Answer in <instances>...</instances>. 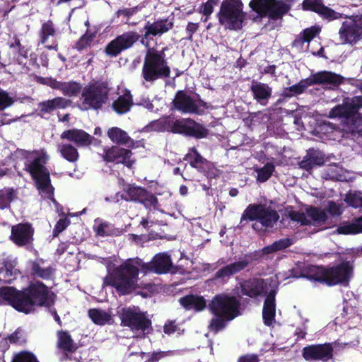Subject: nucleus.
<instances>
[{
    "mask_svg": "<svg viewBox=\"0 0 362 362\" xmlns=\"http://www.w3.org/2000/svg\"><path fill=\"white\" fill-rule=\"evenodd\" d=\"M353 273V265L349 261H343L332 267L308 265L302 270L299 276L310 280L325 284L328 286L347 283Z\"/></svg>",
    "mask_w": 362,
    "mask_h": 362,
    "instance_id": "obj_1",
    "label": "nucleus"
},
{
    "mask_svg": "<svg viewBox=\"0 0 362 362\" xmlns=\"http://www.w3.org/2000/svg\"><path fill=\"white\" fill-rule=\"evenodd\" d=\"M23 313L28 314L35 306L45 307L52 317H59L54 306L56 295L42 281L30 282L21 290Z\"/></svg>",
    "mask_w": 362,
    "mask_h": 362,
    "instance_id": "obj_2",
    "label": "nucleus"
},
{
    "mask_svg": "<svg viewBox=\"0 0 362 362\" xmlns=\"http://www.w3.org/2000/svg\"><path fill=\"white\" fill-rule=\"evenodd\" d=\"M139 268L127 261L108 271L103 279V286L114 287L119 296L133 292L139 280Z\"/></svg>",
    "mask_w": 362,
    "mask_h": 362,
    "instance_id": "obj_3",
    "label": "nucleus"
},
{
    "mask_svg": "<svg viewBox=\"0 0 362 362\" xmlns=\"http://www.w3.org/2000/svg\"><path fill=\"white\" fill-rule=\"evenodd\" d=\"M362 95L345 98L341 105H337L329 112V118H341L346 131L351 134H362Z\"/></svg>",
    "mask_w": 362,
    "mask_h": 362,
    "instance_id": "obj_4",
    "label": "nucleus"
},
{
    "mask_svg": "<svg viewBox=\"0 0 362 362\" xmlns=\"http://www.w3.org/2000/svg\"><path fill=\"white\" fill-rule=\"evenodd\" d=\"M166 50L167 47H163L161 50L154 48L147 49L141 73L143 84L145 82L153 84L157 80L165 79L170 76L171 69L166 59Z\"/></svg>",
    "mask_w": 362,
    "mask_h": 362,
    "instance_id": "obj_5",
    "label": "nucleus"
},
{
    "mask_svg": "<svg viewBox=\"0 0 362 362\" xmlns=\"http://www.w3.org/2000/svg\"><path fill=\"white\" fill-rule=\"evenodd\" d=\"M110 92L107 82H90L83 88L78 107L83 111L101 110L109 100Z\"/></svg>",
    "mask_w": 362,
    "mask_h": 362,
    "instance_id": "obj_6",
    "label": "nucleus"
},
{
    "mask_svg": "<svg viewBox=\"0 0 362 362\" xmlns=\"http://www.w3.org/2000/svg\"><path fill=\"white\" fill-rule=\"evenodd\" d=\"M243 8L242 0H223L216 13L219 25L225 30H240L246 19Z\"/></svg>",
    "mask_w": 362,
    "mask_h": 362,
    "instance_id": "obj_7",
    "label": "nucleus"
},
{
    "mask_svg": "<svg viewBox=\"0 0 362 362\" xmlns=\"http://www.w3.org/2000/svg\"><path fill=\"white\" fill-rule=\"evenodd\" d=\"M278 212L264 204H250L243 211L238 228L242 229L249 221H257L263 227L273 228L279 221Z\"/></svg>",
    "mask_w": 362,
    "mask_h": 362,
    "instance_id": "obj_8",
    "label": "nucleus"
},
{
    "mask_svg": "<svg viewBox=\"0 0 362 362\" xmlns=\"http://www.w3.org/2000/svg\"><path fill=\"white\" fill-rule=\"evenodd\" d=\"M208 308L214 317H238L242 315L243 310L240 300L227 293L214 296Z\"/></svg>",
    "mask_w": 362,
    "mask_h": 362,
    "instance_id": "obj_9",
    "label": "nucleus"
},
{
    "mask_svg": "<svg viewBox=\"0 0 362 362\" xmlns=\"http://www.w3.org/2000/svg\"><path fill=\"white\" fill-rule=\"evenodd\" d=\"M170 124V132L197 139L208 136L209 129L203 124L197 122L191 118H181L172 120Z\"/></svg>",
    "mask_w": 362,
    "mask_h": 362,
    "instance_id": "obj_10",
    "label": "nucleus"
},
{
    "mask_svg": "<svg viewBox=\"0 0 362 362\" xmlns=\"http://www.w3.org/2000/svg\"><path fill=\"white\" fill-rule=\"evenodd\" d=\"M123 192L121 198L127 202L140 203L147 209L158 208L156 196L144 187L129 184L124 188Z\"/></svg>",
    "mask_w": 362,
    "mask_h": 362,
    "instance_id": "obj_11",
    "label": "nucleus"
},
{
    "mask_svg": "<svg viewBox=\"0 0 362 362\" xmlns=\"http://www.w3.org/2000/svg\"><path fill=\"white\" fill-rule=\"evenodd\" d=\"M339 35L344 45H354L362 40V16L349 17L342 23Z\"/></svg>",
    "mask_w": 362,
    "mask_h": 362,
    "instance_id": "obj_12",
    "label": "nucleus"
},
{
    "mask_svg": "<svg viewBox=\"0 0 362 362\" xmlns=\"http://www.w3.org/2000/svg\"><path fill=\"white\" fill-rule=\"evenodd\" d=\"M141 38L136 31L124 32L111 40L105 47L104 52L110 57H117L122 52L132 48Z\"/></svg>",
    "mask_w": 362,
    "mask_h": 362,
    "instance_id": "obj_13",
    "label": "nucleus"
},
{
    "mask_svg": "<svg viewBox=\"0 0 362 362\" xmlns=\"http://www.w3.org/2000/svg\"><path fill=\"white\" fill-rule=\"evenodd\" d=\"M102 158L106 163L122 164L129 169H132L136 162L132 151L120 146L105 148Z\"/></svg>",
    "mask_w": 362,
    "mask_h": 362,
    "instance_id": "obj_14",
    "label": "nucleus"
},
{
    "mask_svg": "<svg viewBox=\"0 0 362 362\" xmlns=\"http://www.w3.org/2000/svg\"><path fill=\"white\" fill-rule=\"evenodd\" d=\"M344 78L339 74L329 71H321L300 80L299 83L305 92L309 86L317 84H329L338 87L344 83Z\"/></svg>",
    "mask_w": 362,
    "mask_h": 362,
    "instance_id": "obj_15",
    "label": "nucleus"
},
{
    "mask_svg": "<svg viewBox=\"0 0 362 362\" xmlns=\"http://www.w3.org/2000/svg\"><path fill=\"white\" fill-rule=\"evenodd\" d=\"M334 348L331 343L313 344L302 349V356L307 361H328L333 357Z\"/></svg>",
    "mask_w": 362,
    "mask_h": 362,
    "instance_id": "obj_16",
    "label": "nucleus"
},
{
    "mask_svg": "<svg viewBox=\"0 0 362 362\" xmlns=\"http://www.w3.org/2000/svg\"><path fill=\"white\" fill-rule=\"evenodd\" d=\"M302 9L317 13L322 19L328 22L341 18L342 14L325 6L323 0H303Z\"/></svg>",
    "mask_w": 362,
    "mask_h": 362,
    "instance_id": "obj_17",
    "label": "nucleus"
},
{
    "mask_svg": "<svg viewBox=\"0 0 362 362\" xmlns=\"http://www.w3.org/2000/svg\"><path fill=\"white\" fill-rule=\"evenodd\" d=\"M34 229L29 223H18L11 228V240L18 247H23L33 242Z\"/></svg>",
    "mask_w": 362,
    "mask_h": 362,
    "instance_id": "obj_18",
    "label": "nucleus"
},
{
    "mask_svg": "<svg viewBox=\"0 0 362 362\" xmlns=\"http://www.w3.org/2000/svg\"><path fill=\"white\" fill-rule=\"evenodd\" d=\"M172 267L173 262L170 256L164 252L156 254L150 262L142 265L144 269L158 274H167Z\"/></svg>",
    "mask_w": 362,
    "mask_h": 362,
    "instance_id": "obj_19",
    "label": "nucleus"
},
{
    "mask_svg": "<svg viewBox=\"0 0 362 362\" xmlns=\"http://www.w3.org/2000/svg\"><path fill=\"white\" fill-rule=\"evenodd\" d=\"M250 90L253 100L261 106H267L272 97V88L265 83L252 80Z\"/></svg>",
    "mask_w": 362,
    "mask_h": 362,
    "instance_id": "obj_20",
    "label": "nucleus"
},
{
    "mask_svg": "<svg viewBox=\"0 0 362 362\" xmlns=\"http://www.w3.org/2000/svg\"><path fill=\"white\" fill-rule=\"evenodd\" d=\"M173 105L175 110L182 113H199L194 99L184 90L177 91Z\"/></svg>",
    "mask_w": 362,
    "mask_h": 362,
    "instance_id": "obj_21",
    "label": "nucleus"
},
{
    "mask_svg": "<svg viewBox=\"0 0 362 362\" xmlns=\"http://www.w3.org/2000/svg\"><path fill=\"white\" fill-rule=\"evenodd\" d=\"M240 293L251 298H256L263 294L264 280L259 278H252L239 283Z\"/></svg>",
    "mask_w": 362,
    "mask_h": 362,
    "instance_id": "obj_22",
    "label": "nucleus"
},
{
    "mask_svg": "<svg viewBox=\"0 0 362 362\" xmlns=\"http://www.w3.org/2000/svg\"><path fill=\"white\" fill-rule=\"evenodd\" d=\"M173 27V21L168 18H159L153 23L148 21L144 28L145 30L144 37L160 36L172 30Z\"/></svg>",
    "mask_w": 362,
    "mask_h": 362,
    "instance_id": "obj_23",
    "label": "nucleus"
},
{
    "mask_svg": "<svg viewBox=\"0 0 362 362\" xmlns=\"http://www.w3.org/2000/svg\"><path fill=\"white\" fill-rule=\"evenodd\" d=\"M325 163L323 153L314 148L307 151L303 159L299 163L300 168L310 173L313 168L322 166Z\"/></svg>",
    "mask_w": 362,
    "mask_h": 362,
    "instance_id": "obj_24",
    "label": "nucleus"
},
{
    "mask_svg": "<svg viewBox=\"0 0 362 362\" xmlns=\"http://www.w3.org/2000/svg\"><path fill=\"white\" fill-rule=\"evenodd\" d=\"M71 103V100L63 97H56L50 100L42 101L38 105V115L42 117L44 115L52 113L57 109H65L69 107Z\"/></svg>",
    "mask_w": 362,
    "mask_h": 362,
    "instance_id": "obj_25",
    "label": "nucleus"
},
{
    "mask_svg": "<svg viewBox=\"0 0 362 362\" xmlns=\"http://www.w3.org/2000/svg\"><path fill=\"white\" fill-rule=\"evenodd\" d=\"M57 28L52 20H47L44 22L39 31L40 43L45 45V48L49 50H55L58 49V44L54 41L52 45H47L50 37H54L57 35Z\"/></svg>",
    "mask_w": 362,
    "mask_h": 362,
    "instance_id": "obj_26",
    "label": "nucleus"
},
{
    "mask_svg": "<svg viewBox=\"0 0 362 362\" xmlns=\"http://www.w3.org/2000/svg\"><path fill=\"white\" fill-rule=\"evenodd\" d=\"M21 290H18L13 286H4L0 288V298L6 300L13 308L23 313Z\"/></svg>",
    "mask_w": 362,
    "mask_h": 362,
    "instance_id": "obj_27",
    "label": "nucleus"
},
{
    "mask_svg": "<svg viewBox=\"0 0 362 362\" xmlns=\"http://www.w3.org/2000/svg\"><path fill=\"white\" fill-rule=\"evenodd\" d=\"M61 139L74 142L77 146H86L91 144L93 136L83 129H71L63 132Z\"/></svg>",
    "mask_w": 362,
    "mask_h": 362,
    "instance_id": "obj_28",
    "label": "nucleus"
},
{
    "mask_svg": "<svg viewBox=\"0 0 362 362\" xmlns=\"http://www.w3.org/2000/svg\"><path fill=\"white\" fill-rule=\"evenodd\" d=\"M121 325L128 327L135 332L145 334H148L151 328V322L149 318H121Z\"/></svg>",
    "mask_w": 362,
    "mask_h": 362,
    "instance_id": "obj_29",
    "label": "nucleus"
},
{
    "mask_svg": "<svg viewBox=\"0 0 362 362\" xmlns=\"http://www.w3.org/2000/svg\"><path fill=\"white\" fill-rule=\"evenodd\" d=\"M32 178L35 181V186L40 192L45 193L47 198L51 199L54 203L57 202L54 198V188L51 184L49 171Z\"/></svg>",
    "mask_w": 362,
    "mask_h": 362,
    "instance_id": "obj_30",
    "label": "nucleus"
},
{
    "mask_svg": "<svg viewBox=\"0 0 362 362\" xmlns=\"http://www.w3.org/2000/svg\"><path fill=\"white\" fill-rule=\"evenodd\" d=\"M321 31L319 26L313 25L303 30L292 42V47L302 50L305 42H310Z\"/></svg>",
    "mask_w": 362,
    "mask_h": 362,
    "instance_id": "obj_31",
    "label": "nucleus"
},
{
    "mask_svg": "<svg viewBox=\"0 0 362 362\" xmlns=\"http://www.w3.org/2000/svg\"><path fill=\"white\" fill-rule=\"evenodd\" d=\"M57 347L64 352V357L68 358V354L74 353L78 346L68 332L59 330L57 332Z\"/></svg>",
    "mask_w": 362,
    "mask_h": 362,
    "instance_id": "obj_32",
    "label": "nucleus"
},
{
    "mask_svg": "<svg viewBox=\"0 0 362 362\" xmlns=\"http://www.w3.org/2000/svg\"><path fill=\"white\" fill-rule=\"evenodd\" d=\"M184 160L187 161L190 166L199 171H204L210 165V161L204 158L197 151L196 147H192L185 155Z\"/></svg>",
    "mask_w": 362,
    "mask_h": 362,
    "instance_id": "obj_33",
    "label": "nucleus"
},
{
    "mask_svg": "<svg viewBox=\"0 0 362 362\" xmlns=\"http://www.w3.org/2000/svg\"><path fill=\"white\" fill-rule=\"evenodd\" d=\"M181 305L186 310L202 311L206 307L205 298L202 296L189 294L179 299Z\"/></svg>",
    "mask_w": 362,
    "mask_h": 362,
    "instance_id": "obj_34",
    "label": "nucleus"
},
{
    "mask_svg": "<svg viewBox=\"0 0 362 362\" xmlns=\"http://www.w3.org/2000/svg\"><path fill=\"white\" fill-rule=\"evenodd\" d=\"M248 265L249 261L247 259H243L228 264L221 268L216 272L215 279H224L226 277H230L233 274L244 270Z\"/></svg>",
    "mask_w": 362,
    "mask_h": 362,
    "instance_id": "obj_35",
    "label": "nucleus"
},
{
    "mask_svg": "<svg viewBox=\"0 0 362 362\" xmlns=\"http://www.w3.org/2000/svg\"><path fill=\"white\" fill-rule=\"evenodd\" d=\"M290 8V5L284 3L281 0H273L267 11L266 17L274 21L281 19L289 11Z\"/></svg>",
    "mask_w": 362,
    "mask_h": 362,
    "instance_id": "obj_36",
    "label": "nucleus"
},
{
    "mask_svg": "<svg viewBox=\"0 0 362 362\" xmlns=\"http://www.w3.org/2000/svg\"><path fill=\"white\" fill-rule=\"evenodd\" d=\"M133 105L132 95L130 91L127 90L112 103V107L117 114L123 115L128 112Z\"/></svg>",
    "mask_w": 362,
    "mask_h": 362,
    "instance_id": "obj_37",
    "label": "nucleus"
},
{
    "mask_svg": "<svg viewBox=\"0 0 362 362\" xmlns=\"http://www.w3.org/2000/svg\"><path fill=\"white\" fill-rule=\"evenodd\" d=\"M46 163L47 158L44 156H39L30 163H26L24 170L30 174L31 177H34L49 171L45 165Z\"/></svg>",
    "mask_w": 362,
    "mask_h": 362,
    "instance_id": "obj_38",
    "label": "nucleus"
},
{
    "mask_svg": "<svg viewBox=\"0 0 362 362\" xmlns=\"http://www.w3.org/2000/svg\"><path fill=\"white\" fill-rule=\"evenodd\" d=\"M107 134L111 141L117 144V146L134 144V140L128 134L117 127L110 128L107 130Z\"/></svg>",
    "mask_w": 362,
    "mask_h": 362,
    "instance_id": "obj_39",
    "label": "nucleus"
},
{
    "mask_svg": "<svg viewBox=\"0 0 362 362\" xmlns=\"http://www.w3.org/2000/svg\"><path fill=\"white\" fill-rule=\"evenodd\" d=\"M18 191L13 187H4L0 189V209L11 207V203L18 197Z\"/></svg>",
    "mask_w": 362,
    "mask_h": 362,
    "instance_id": "obj_40",
    "label": "nucleus"
},
{
    "mask_svg": "<svg viewBox=\"0 0 362 362\" xmlns=\"http://www.w3.org/2000/svg\"><path fill=\"white\" fill-rule=\"evenodd\" d=\"M276 289H271L267 295L263 305L262 317H275L276 315Z\"/></svg>",
    "mask_w": 362,
    "mask_h": 362,
    "instance_id": "obj_41",
    "label": "nucleus"
},
{
    "mask_svg": "<svg viewBox=\"0 0 362 362\" xmlns=\"http://www.w3.org/2000/svg\"><path fill=\"white\" fill-rule=\"evenodd\" d=\"M58 151L65 160L70 163H75L78 160L79 153L78 150L70 144H59Z\"/></svg>",
    "mask_w": 362,
    "mask_h": 362,
    "instance_id": "obj_42",
    "label": "nucleus"
},
{
    "mask_svg": "<svg viewBox=\"0 0 362 362\" xmlns=\"http://www.w3.org/2000/svg\"><path fill=\"white\" fill-rule=\"evenodd\" d=\"M337 232L342 235H356L362 233V223L358 222L356 218L351 222H345L337 228Z\"/></svg>",
    "mask_w": 362,
    "mask_h": 362,
    "instance_id": "obj_43",
    "label": "nucleus"
},
{
    "mask_svg": "<svg viewBox=\"0 0 362 362\" xmlns=\"http://www.w3.org/2000/svg\"><path fill=\"white\" fill-rule=\"evenodd\" d=\"M306 214L316 224H324L328 219L326 211L320 207L310 206L306 209Z\"/></svg>",
    "mask_w": 362,
    "mask_h": 362,
    "instance_id": "obj_44",
    "label": "nucleus"
},
{
    "mask_svg": "<svg viewBox=\"0 0 362 362\" xmlns=\"http://www.w3.org/2000/svg\"><path fill=\"white\" fill-rule=\"evenodd\" d=\"M293 244V240L289 238H282L274 241L272 245L262 249L264 254H271L289 247Z\"/></svg>",
    "mask_w": 362,
    "mask_h": 362,
    "instance_id": "obj_45",
    "label": "nucleus"
},
{
    "mask_svg": "<svg viewBox=\"0 0 362 362\" xmlns=\"http://www.w3.org/2000/svg\"><path fill=\"white\" fill-rule=\"evenodd\" d=\"M221 2V0H207L202 3L198 8V12L203 15L201 20L206 23L209 19L211 15L214 13V8Z\"/></svg>",
    "mask_w": 362,
    "mask_h": 362,
    "instance_id": "obj_46",
    "label": "nucleus"
},
{
    "mask_svg": "<svg viewBox=\"0 0 362 362\" xmlns=\"http://www.w3.org/2000/svg\"><path fill=\"white\" fill-rule=\"evenodd\" d=\"M272 1L273 0H251L249 6L260 17L264 18Z\"/></svg>",
    "mask_w": 362,
    "mask_h": 362,
    "instance_id": "obj_47",
    "label": "nucleus"
},
{
    "mask_svg": "<svg viewBox=\"0 0 362 362\" xmlns=\"http://www.w3.org/2000/svg\"><path fill=\"white\" fill-rule=\"evenodd\" d=\"M53 273V269L51 267L42 268L38 262L34 261L31 264L30 274L33 276L39 277L45 280L49 279Z\"/></svg>",
    "mask_w": 362,
    "mask_h": 362,
    "instance_id": "obj_48",
    "label": "nucleus"
},
{
    "mask_svg": "<svg viewBox=\"0 0 362 362\" xmlns=\"http://www.w3.org/2000/svg\"><path fill=\"white\" fill-rule=\"evenodd\" d=\"M82 85L79 82L71 81L68 82H63L61 92L64 95L68 96H77L82 92Z\"/></svg>",
    "mask_w": 362,
    "mask_h": 362,
    "instance_id": "obj_49",
    "label": "nucleus"
},
{
    "mask_svg": "<svg viewBox=\"0 0 362 362\" xmlns=\"http://www.w3.org/2000/svg\"><path fill=\"white\" fill-rule=\"evenodd\" d=\"M275 170L273 163H267L262 168L256 170L257 173V181L258 182H264L267 181L272 175Z\"/></svg>",
    "mask_w": 362,
    "mask_h": 362,
    "instance_id": "obj_50",
    "label": "nucleus"
},
{
    "mask_svg": "<svg viewBox=\"0 0 362 362\" xmlns=\"http://www.w3.org/2000/svg\"><path fill=\"white\" fill-rule=\"evenodd\" d=\"M16 279V272L11 264H5L0 268V281L5 284H11Z\"/></svg>",
    "mask_w": 362,
    "mask_h": 362,
    "instance_id": "obj_51",
    "label": "nucleus"
},
{
    "mask_svg": "<svg viewBox=\"0 0 362 362\" xmlns=\"http://www.w3.org/2000/svg\"><path fill=\"white\" fill-rule=\"evenodd\" d=\"M11 362H40V361L33 352L21 351L13 355Z\"/></svg>",
    "mask_w": 362,
    "mask_h": 362,
    "instance_id": "obj_52",
    "label": "nucleus"
},
{
    "mask_svg": "<svg viewBox=\"0 0 362 362\" xmlns=\"http://www.w3.org/2000/svg\"><path fill=\"white\" fill-rule=\"evenodd\" d=\"M234 318H211L209 325V330L214 334L223 330L227 325V322Z\"/></svg>",
    "mask_w": 362,
    "mask_h": 362,
    "instance_id": "obj_53",
    "label": "nucleus"
},
{
    "mask_svg": "<svg viewBox=\"0 0 362 362\" xmlns=\"http://www.w3.org/2000/svg\"><path fill=\"white\" fill-rule=\"evenodd\" d=\"M185 331L182 327V324L177 322L176 320H168L163 326V332L168 335L175 332L180 334Z\"/></svg>",
    "mask_w": 362,
    "mask_h": 362,
    "instance_id": "obj_54",
    "label": "nucleus"
},
{
    "mask_svg": "<svg viewBox=\"0 0 362 362\" xmlns=\"http://www.w3.org/2000/svg\"><path fill=\"white\" fill-rule=\"evenodd\" d=\"M11 49H16L18 54L17 58L18 63L21 64V58L27 59L28 57V49L21 45L19 38L17 36L13 37V42L9 45Z\"/></svg>",
    "mask_w": 362,
    "mask_h": 362,
    "instance_id": "obj_55",
    "label": "nucleus"
},
{
    "mask_svg": "<svg viewBox=\"0 0 362 362\" xmlns=\"http://www.w3.org/2000/svg\"><path fill=\"white\" fill-rule=\"evenodd\" d=\"M94 37L95 35L93 33H88V32H86L85 34L81 36V37L77 40V42L75 44L74 48L79 52L82 51L86 47L90 46Z\"/></svg>",
    "mask_w": 362,
    "mask_h": 362,
    "instance_id": "obj_56",
    "label": "nucleus"
},
{
    "mask_svg": "<svg viewBox=\"0 0 362 362\" xmlns=\"http://www.w3.org/2000/svg\"><path fill=\"white\" fill-rule=\"evenodd\" d=\"M170 122H171V119L168 118L160 119L158 120H154L151 122L148 126V128L151 129L162 132L164 130H167L170 132Z\"/></svg>",
    "mask_w": 362,
    "mask_h": 362,
    "instance_id": "obj_57",
    "label": "nucleus"
},
{
    "mask_svg": "<svg viewBox=\"0 0 362 362\" xmlns=\"http://www.w3.org/2000/svg\"><path fill=\"white\" fill-rule=\"evenodd\" d=\"M14 103L15 99L7 91L0 88V111L11 107Z\"/></svg>",
    "mask_w": 362,
    "mask_h": 362,
    "instance_id": "obj_58",
    "label": "nucleus"
},
{
    "mask_svg": "<svg viewBox=\"0 0 362 362\" xmlns=\"http://www.w3.org/2000/svg\"><path fill=\"white\" fill-rule=\"evenodd\" d=\"M304 91L300 83L294 84L291 86L287 87L284 89L281 95L284 98H292L295 95H298L303 93Z\"/></svg>",
    "mask_w": 362,
    "mask_h": 362,
    "instance_id": "obj_59",
    "label": "nucleus"
},
{
    "mask_svg": "<svg viewBox=\"0 0 362 362\" xmlns=\"http://www.w3.org/2000/svg\"><path fill=\"white\" fill-rule=\"evenodd\" d=\"M288 216L292 221H297L302 226H310L311 221L309 220L303 212L291 211Z\"/></svg>",
    "mask_w": 362,
    "mask_h": 362,
    "instance_id": "obj_60",
    "label": "nucleus"
},
{
    "mask_svg": "<svg viewBox=\"0 0 362 362\" xmlns=\"http://www.w3.org/2000/svg\"><path fill=\"white\" fill-rule=\"evenodd\" d=\"M71 221L66 217L60 218L55 224L52 235L54 237L58 236L62 231H64L70 224Z\"/></svg>",
    "mask_w": 362,
    "mask_h": 362,
    "instance_id": "obj_61",
    "label": "nucleus"
},
{
    "mask_svg": "<svg viewBox=\"0 0 362 362\" xmlns=\"http://www.w3.org/2000/svg\"><path fill=\"white\" fill-rule=\"evenodd\" d=\"M119 317H146L139 308L133 306L122 309Z\"/></svg>",
    "mask_w": 362,
    "mask_h": 362,
    "instance_id": "obj_62",
    "label": "nucleus"
},
{
    "mask_svg": "<svg viewBox=\"0 0 362 362\" xmlns=\"http://www.w3.org/2000/svg\"><path fill=\"white\" fill-rule=\"evenodd\" d=\"M139 11L138 6L132 8H127L124 9H119L116 15L117 17L124 16L128 21L133 15L136 14Z\"/></svg>",
    "mask_w": 362,
    "mask_h": 362,
    "instance_id": "obj_63",
    "label": "nucleus"
},
{
    "mask_svg": "<svg viewBox=\"0 0 362 362\" xmlns=\"http://www.w3.org/2000/svg\"><path fill=\"white\" fill-rule=\"evenodd\" d=\"M199 27V25L198 23L189 22L186 26L185 30L186 33L187 34L186 39L189 41H192L193 35L198 30Z\"/></svg>",
    "mask_w": 362,
    "mask_h": 362,
    "instance_id": "obj_64",
    "label": "nucleus"
}]
</instances>
